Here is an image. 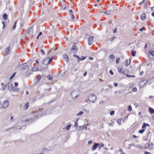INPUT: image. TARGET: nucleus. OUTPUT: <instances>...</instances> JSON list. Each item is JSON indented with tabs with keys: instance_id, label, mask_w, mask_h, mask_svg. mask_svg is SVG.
Segmentation results:
<instances>
[{
	"instance_id": "1",
	"label": "nucleus",
	"mask_w": 154,
	"mask_h": 154,
	"mask_svg": "<svg viewBox=\"0 0 154 154\" xmlns=\"http://www.w3.org/2000/svg\"><path fill=\"white\" fill-rule=\"evenodd\" d=\"M43 108H40L39 110L33 111L32 114L29 115L30 116L25 119V121L29 122V123H32L34 119L40 117L45 114V112H43Z\"/></svg>"
},
{
	"instance_id": "2",
	"label": "nucleus",
	"mask_w": 154,
	"mask_h": 154,
	"mask_svg": "<svg viewBox=\"0 0 154 154\" xmlns=\"http://www.w3.org/2000/svg\"><path fill=\"white\" fill-rule=\"evenodd\" d=\"M54 57H52L51 58H46L42 62V64L45 66L48 64H50L51 62L52 61Z\"/></svg>"
},
{
	"instance_id": "3",
	"label": "nucleus",
	"mask_w": 154,
	"mask_h": 154,
	"mask_svg": "<svg viewBox=\"0 0 154 154\" xmlns=\"http://www.w3.org/2000/svg\"><path fill=\"white\" fill-rule=\"evenodd\" d=\"M79 95V90H76L72 91L71 92V95L73 99L76 98Z\"/></svg>"
},
{
	"instance_id": "4",
	"label": "nucleus",
	"mask_w": 154,
	"mask_h": 154,
	"mask_svg": "<svg viewBox=\"0 0 154 154\" xmlns=\"http://www.w3.org/2000/svg\"><path fill=\"white\" fill-rule=\"evenodd\" d=\"M88 100L92 102H94L96 99V96L93 94H89L88 96Z\"/></svg>"
},
{
	"instance_id": "5",
	"label": "nucleus",
	"mask_w": 154,
	"mask_h": 154,
	"mask_svg": "<svg viewBox=\"0 0 154 154\" xmlns=\"http://www.w3.org/2000/svg\"><path fill=\"white\" fill-rule=\"evenodd\" d=\"M94 36H91L88 39V44L89 45H91L93 42V39Z\"/></svg>"
},
{
	"instance_id": "6",
	"label": "nucleus",
	"mask_w": 154,
	"mask_h": 154,
	"mask_svg": "<svg viewBox=\"0 0 154 154\" xmlns=\"http://www.w3.org/2000/svg\"><path fill=\"white\" fill-rule=\"evenodd\" d=\"M153 144L152 143H147L145 145V148L146 149L147 148H151L153 145Z\"/></svg>"
},
{
	"instance_id": "7",
	"label": "nucleus",
	"mask_w": 154,
	"mask_h": 154,
	"mask_svg": "<svg viewBox=\"0 0 154 154\" xmlns=\"http://www.w3.org/2000/svg\"><path fill=\"white\" fill-rule=\"evenodd\" d=\"M148 56L150 59H152L154 57V51H149Z\"/></svg>"
},
{
	"instance_id": "8",
	"label": "nucleus",
	"mask_w": 154,
	"mask_h": 154,
	"mask_svg": "<svg viewBox=\"0 0 154 154\" xmlns=\"http://www.w3.org/2000/svg\"><path fill=\"white\" fill-rule=\"evenodd\" d=\"M9 102L8 100H5L3 103V104L2 106V107L3 108H6L9 105Z\"/></svg>"
},
{
	"instance_id": "9",
	"label": "nucleus",
	"mask_w": 154,
	"mask_h": 154,
	"mask_svg": "<svg viewBox=\"0 0 154 154\" xmlns=\"http://www.w3.org/2000/svg\"><path fill=\"white\" fill-rule=\"evenodd\" d=\"M63 59L64 60H65L66 62L68 63L69 62V58L67 54H64L63 55Z\"/></svg>"
},
{
	"instance_id": "10",
	"label": "nucleus",
	"mask_w": 154,
	"mask_h": 154,
	"mask_svg": "<svg viewBox=\"0 0 154 154\" xmlns=\"http://www.w3.org/2000/svg\"><path fill=\"white\" fill-rule=\"evenodd\" d=\"M99 145L100 143H94L92 148V150L94 151L99 146Z\"/></svg>"
},
{
	"instance_id": "11",
	"label": "nucleus",
	"mask_w": 154,
	"mask_h": 154,
	"mask_svg": "<svg viewBox=\"0 0 154 154\" xmlns=\"http://www.w3.org/2000/svg\"><path fill=\"white\" fill-rule=\"evenodd\" d=\"M29 67L30 66L26 65L23 66L22 69L24 71L27 72L28 70Z\"/></svg>"
},
{
	"instance_id": "12",
	"label": "nucleus",
	"mask_w": 154,
	"mask_h": 154,
	"mask_svg": "<svg viewBox=\"0 0 154 154\" xmlns=\"http://www.w3.org/2000/svg\"><path fill=\"white\" fill-rule=\"evenodd\" d=\"M45 69V67H42L41 65H38L37 66V70L38 71H42L44 70Z\"/></svg>"
},
{
	"instance_id": "13",
	"label": "nucleus",
	"mask_w": 154,
	"mask_h": 154,
	"mask_svg": "<svg viewBox=\"0 0 154 154\" xmlns=\"http://www.w3.org/2000/svg\"><path fill=\"white\" fill-rule=\"evenodd\" d=\"M12 84L11 83H9L8 84V88L9 90H11L12 89Z\"/></svg>"
},
{
	"instance_id": "14",
	"label": "nucleus",
	"mask_w": 154,
	"mask_h": 154,
	"mask_svg": "<svg viewBox=\"0 0 154 154\" xmlns=\"http://www.w3.org/2000/svg\"><path fill=\"white\" fill-rule=\"evenodd\" d=\"M78 50V47L76 46V44H74L73 45L71 49V50H75L76 51Z\"/></svg>"
},
{
	"instance_id": "15",
	"label": "nucleus",
	"mask_w": 154,
	"mask_h": 154,
	"mask_svg": "<svg viewBox=\"0 0 154 154\" xmlns=\"http://www.w3.org/2000/svg\"><path fill=\"white\" fill-rule=\"evenodd\" d=\"M29 106V103L28 102H27L24 105V106L23 107V109L25 110H26L28 109Z\"/></svg>"
},
{
	"instance_id": "16",
	"label": "nucleus",
	"mask_w": 154,
	"mask_h": 154,
	"mask_svg": "<svg viewBox=\"0 0 154 154\" xmlns=\"http://www.w3.org/2000/svg\"><path fill=\"white\" fill-rule=\"evenodd\" d=\"M129 63H128V60H126L124 64L126 66H127L130 63L131 60L130 59H129Z\"/></svg>"
},
{
	"instance_id": "17",
	"label": "nucleus",
	"mask_w": 154,
	"mask_h": 154,
	"mask_svg": "<svg viewBox=\"0 0 154 154\" xmlns=\"http://www.w3.org/2000/svg\"><path fill=\"white\" fill-rule=\"evenodd\" d=\"M73 57H76L77 58V62L78 63L80 61V57L78 56V55H77L76 54H74L73 55Z\"/></svg>"
},
{
	"instance_id": "18",
	"label": "nucleus",
	"mask_w": 154,
	"mask_h": 154,
	"mask_svg": "<svg viewBox=\"0 0 154 154\" xmlns=\"http://www.w3.org/2000/svg\"><path fill=\"white\" fill-rule=\"evenodd\" d=\"M146 18L145 14H143L140 16V19L143 20H144Z\"/></svg>"
},
{
	"instance_id": "19",
	"label": "nucleus",
	"mask_w": 154,
	"mask_h": 154,
	"mask_svg": "<svg viewBox=\"0 0 154 154\" xmlns=\"http://www.w3.org/2000/svg\"><path fill=\"white\" fill-rule=\"evenodd\" d=\"M10 48L9 47H7L5 50V54L8 55L9 54V52L10 51Z\"/></svg>"
},
{
	"instance_id": "20",
	"label": "nucleus",
	"mask_w": 154,
	"mask_h": 154,
	"mask_svg": "<svg viewBox=\"0 0 154 154\" xmlns=\"http://www.w3.org/2000/svg\"><path fill=\"white\" fill-rule=\"evenodd\" d=\"M3 19L5 20H6L8 18V15L7 14H4L2 16Z\"/></svg>"
},
{
	"instance_id": "21",
	"label": "nucleus",
	"mask_w": 154,
	"mask_h": 154,
	"mask_svg": "<svg viewBox=\"0 0 154 154\" xmlns=\"http://www.w3.org/2000/svg\"><path fill=\"white\" fill-rule=\"evenodd\" d=\"M32 28H29L26 30V33H27V34H29L32 33Z\"/></svg>"
},
{
	"instance_id": "22",
	"label": "nucleus",
	"mask_w": 154,
	"mask_h": 154,
	"mask_svg": "<svg viewBox=\"0 0 154 154\" xmlns=\"http://www.w3.org/2000/svg\"><path fill=\"white\" fill-rule=\"evenodd\" d=\"M149 111L151 113H154V109H153L149 107Z\"/></svg>"
},
{
	"instance_id": "23",
	"label": "nucleus",
	"mask_w": 154,
	"mask_h": 154,
	"mask_svg": "<svg viewBox=\"0 0 154 154\" xmlns=\"http://www.w3.org/2000/svg\"><path fill=\"white\" fill-rule=\"evenodd\" d=\"M37 79L36 80L37 82H38L40 80L41 78V75H38L37 76Z\"/></svg>"
},
{
	"instance_id": "24",
	"label": "nucleus",
	"mask_w": 154,
	"mask_h": 154,
	"mask_svg": "<svg viewBox=\"0 0 154 154\" xmlns=\"http://www.w3.org/2000/svg\"><path fill=\"white\" fill-rule=\"evenodd\" d=\"M118 71L120 73H123L124 72V71H122V69L120 68H118Z\"/></svg>"
},
{
	"instance_id": "25",
	"label": "nucleus",
	"mask_w": 154,
	"mask_h": 154,
	"mask_svg": "<svg viewBox=\"0 0 154 154\" xmlns=\"http://www.w3.org/2000/svg\"><path fill=\"white\" fill-rule=\"evenodd\" d=\"M17 23V21H15L14 23V25L12 27V29L13 30H15V29L16 26V24Z\"/></svg>"
},
{
	"instance_id": "26",
	"label": "nucleus",
	"mask_w": 154,
	"mask_h": 154,
	"mask_svg": "<svg viewBox=\"0 0 154 154\" xmlns=\"http://www.w3.org/2000/svg\"><path fill=\"white\" fill-rule=\"evenodd\" d=\"M111 58L112 61H113L114 59V57L113 55L111 54L109 57V58Z\"/></svg>"
},
{
	"instance_id": "27",
	"label": "nucleus",
	"mask_w": 154,
	"mask_h": 154,
	"mask_svg": "<svg viewBox=\"0 0 154 154\" xmlns=\"http://www.w3.org/2000/svg\"><path fill=\"white\" fill-rule=\"evenodd\" d=\"M126 77L128 78L129 77H135V76L134 75H131L128 74L126 75Z\"/></svg>"
},
{
	"instance_id": "28",
	"label": "nucleus",
	"mask_w": 154,
	"mask_h": 154,
	"mask_svg": "<svg viewBox=\"0 0 154 154\" xmlns=\"http://www.w3.org/2000/svg\"><path fill=\"white\" fill-rule=\"evenodd\" d=\"M136 54V51H131V54L132 56L134 57L135 56V54Z\"/></svg>"
},
{
	"instance_id": "29",
	"label": "nucleus",
	"mask_w": 154,
	"mask_h": 154,
	"mask_svg": "<svg viewBox=\"0 0 154 154\" xmlns=\"http://www.w3.org/2000/svg\"><path fill=\"white\" fill-rule=\"evenodd\" d=\"M104 13L107 15H109L111 14V11H104Z\"/></svg>"
},
{
	"instance_id": "30",
	"label": "nucleus",
	"mask_w": 154,
	"mask_h": 154,
	"mask_svg": "<svg viewBox=\"0 0 154 154\" xmlns=\"http://www.w3.org/2000/svg\"><path fill=\"white\" fill-rule=\"evenodd\" d=\"M86 57H85L83 56H81V57H80V60H85L86 59Z\"/></svg>"
},
{
	"instance_id": "31",
	"label": "nucleus",
	"mask_w": 154,
	"mask_h": 154,
	"mask_svg": "<svg viewBox=\"0 0 154 154\" xmlns=\"http://www.w3.org/2000/svg\"><path fill=\"white\" fill-rule=\"evenodd\" d=\"M70 127H71V125H68L66 126V127L65 128V129L66 130H69L70 129Z\"/></svg>"
},
{
	"instance_id": "32",
	"label": "nucleus",
	"mask_w": 154,
	"mask_h": 154,
	"mask_svg": "<svg viewBox=\"0 0 154 154\" xmlns=\"http://www.w3.org/2000/svg\"><path fill=\"white\" fill-rule=\"evenodd\" d=\"M15 73H14L13 75L10 77L9 78V80H11L15 76Z\"/></svg>"
},
{
	"instance_id": "33",
	"label": "nucleus",
	"mask_w": 154,
	"mask_h": 154,
	"mask_svg": "<svg viewBox=\"0 0 154 154\" xmlns=\"http://www.w3.org/2000/svg\"><path fill=\"white\" fill-rule=\"evenodd\" d=\"M84 113V112L82 111H80L77 114V116H79L81 115Z\"/></svg>"
},
{
	"instance_id": "34",
	"label": "nucleus",
	"mask_w": 154,
	"mask_h": 154,
	"mask_svg": "<svg viewBox=\"0 0 154 154\" xmlns=\"http://www.w3.org/2000/svg\"><path fill=\"white\" fill-rule=\"evenodd\" d=\"M12 90L14 91H18L19 90V89H17L16 88H14V87H13Z\"/></svg>"
},
{
	"instance_id": "35",
	"label": "nucleus",
	"mask_w": 154,
	"mask_h": 154,
	"mask_svg": "<svg viewBox=\"0 0 154 154\" xmlns=\"http://www.w3.org/2000/svg\"><path fill=\"white\" fill-rule=\"evenodd\" d=\"M145 131V129H143L140 130L138 132L140 133H143Z\"/></svg>"
},
{
	"instance_id": "36",
	"label": "nucleus",
	"mask_w": 154,
	"mask_h": 154,
	"mask_svg": "<svg viewBox=\"0 0 154 154\" xmlns=\"http://www.w3.org/2000/svg\"><path fill=\"white\" fill-rule=\"evenodd\" d=\"M128 110L129 111H131L132 110V107H131V106L130 105H129L128 106Z\"/></svg>"
},
{
	"instance_id": "37",
	"label": "nucleus",
	"mask_w": 154,
	"mask_h": 154,
	"mask_svg": "<svg viewBox=\"0 0 154 154\" xmlns=\"http://www.w3.org/2000/svg\"><path fill=\"white\" fill-rule=\"evenodd\" d=\"M47 78L49 80H51L52 79V77H51L50 75H49L47 76Z\"/></svg>"
},
{
	"instance_id": "38",
	"label": "nucleus",
	"mask_w": 154,
	"mask_h": 154,
	"mask_svg": "<svg viewBox=\"0 0 154 154\" xmlns=\"http://www.w3.org/2000/svg\"><path fill=\"white\" fill-rule=\"evenodd\" d=\"M84 129V128L83 127V126H80L79 127V129H78V131Z\"/></svg>"
},
{
	"instance_id": "39",
	"label": "nucleus",
	"mask_w": 154,
	"mask_h": 154,
	"mask_svg": "<svg viewBox=\"0 0 154 154\" xmlns=\"http://www.w3.org/2000/svg\"><path fill=\"white\" fill-rule=\"evenodd\" d=\"M114 111L113 110H112L110 112V115H112L114 114Z\"/></svg>"
},
{
	"instance_id": "40",
	"label": "nucleus",
	"mask_w": 154,
	"mask_h": 154,
	"mask_svg": "<svg viewBox=\"0 0 154 154\" xmlns=\"http://www.w3.org/2000/svg\"><path fill=\"white\" fill-rule=\"evenodd\" d=\"M41 52L42 55H44L45 54V52L43 49H41Z\"/></svg>"
},
{
	"instance_id": "41",
	"label": "nucleus",
	"mask_w": 154,
	"mask_h": 154,
	"mask_svg": "<svg viewBox=\"0 0 154 154\" xmlns=\"http://www.w3.org/2000/svg\"><path fill=\"white\" fill-rule=\"evenodd\" d=\"M37 70V67L36 68H34L32 69V71H35Z\"/></svg>"
},
{
	"instance_id": "42",
	"label": "nucleus",
	"mask_w": 154,
	"mask_h": 154,
	"mask_svg": "<svg viewBox=\"0 0 154 154\" xmlns=\"http://www.w3.org/2000/svg\"><path fill=\"white\" fill-rule=\"evenodd\" d=\"M117 123H118L119 125H120L121 124V120L119 119L117 120Z\"/></svg>"
},
{
	"instance_id": "43",
	"label": "nucleus",
	"mask_w": 154,
	"mask_h": 154,
	"mask_svg": "<svg viewBox=\"0 0 154 154\" xmlns=\"http://www.w3.org/2000/svg\"><path fill=\"white\" fill-rule=\"evenodd\" d=\"M146 123H144L142 125V128L143 129L146 128Z\"/></svg>"
},
{
	"instance_id": "44",
	"label": "nucleus",
	"mask_w": 154,
	"mask_h": 154,
	"mask_svg": "<svg viewBox=\"0 0 154 154\" xmlns=\"http://www.w3.org/2000/svg\"><path fill=\"white\" fill-rule=\"evenodd\" d=\"M132 91L133 92H135L137 91V89L136 88H134L132 89Z\"/></svg>"
},
{
	"instance_id": "45",
	"label": "nucleus",
	"mask_w": 154,
	"mask_h": 154,
	"mask_svg": "<svg viewBox=\"0 0 154 154\" xmlns=\"http://www.w3.org/2000/svg\"><path fill=\"white\" fill-rule=\"evenodd\" d=\"M119 60L120 59L119 58L116 59V64H117L119 63Z\"/></svg>"
},
{
	"instance_id": "46",
	"label": "nucleus",
	"mask_w": 154,
	"mask_h": 154,
	"mask_svg": "<svg viewBox=\"0 0 154 154\" xmlns=\"http://www.w3.org/2000/svg\"><path fill=\"white\" fill-rule=\"evenodd\" d=\"M109 73L111 75H113V72L112 71V70H110L109 71Z\"/></svg>"
},
{
	"instance_id": "47",
	"label": "nucleus",
	"mask_w": 154,
	"mask_h": 154,
	"mask_svg": "<svg viewBox=\"0 0 154 154\" xmlns=\"http://www.w3.org/2000/svg\"><path fill=\"white\" fill-rule=\"evenodd\" d=\"M75 18V17L73 14H72L71 17V18L72 20H73Z\"/></svg>"
},
{
	"instance_id": "48",
	"label": "nucleus",
	"mask_w": 154,
	"mask_h": 154,
	"mask_svg": "<svg viewBox=\"0 0 154 154\" xmlns=\"http://www.w3.org/2000/svg\"><path fill=\"white\" fill-rule=\"evenodd\" d=\"M7 87V85H5L3 86V89L2 90H4Z\"/></svg>"
},
{
	"instance_id": "49",
	"label": "nucleus",
	"mask_w": 154,
	"mask_h": 154,
	"mask_svg": "<svg viewBox=\"0 0 154 154\" xmlns=\"http://www.w3.org/2000/svg\"><path fill=\"white\" fill-rule=\"evenodd\" d=\"M14 85L15 87H17L18 85V83L17 82H15Z\"/></svg>"
},
{
	"instance_id": "50",
	"label": "nucleus",
	"mask_w": 154,
	"mask_h": 154,
	"mask_svg": "<svg viewBox=\"0 0 154 154\" xmlns=\"http://www.w3.org/2000/svg\"><path fill=\"white\" fill-rule=\"evenodd\" d=\"M113 85H114V86L115 87H117L118 86V84L116 83H114Z\"/></svg>"
},
{
	"instance_id": "51",
	"label": "nucleus",
	"mask_w": 154,
	"mask_h": 154,
	"mask_svg": "<svg viewBox=\"0 0 154 154\" xmlns=\"http://www.w3.org/2000/svg\"><path fill=\"white\" fill-rule=\"evenodd\" d=\"M114 39H115V37H112L111 38V42L113 41L114 40Z\"/></svg>"
},
{
	"instance_id": "52",
	"label": "nucleus",
	"mask_w": 154,
	"mask_h": 154,
	"mask_svg": "<svg viewBox=\"0 0 154 154\" xmlns=\"http://www.w3.org/2000/svg\"><path fill=\"white\" fill-rule=\"evenodd\" d=\"M78 125L77 121L76 122H75V125H74V126L76 127V126H77Z\"/></svg>"
},
{
	"instance_id": "53",
	"label": "nucleus",
	"mask_w": 154,
	"mask_h": 154,
	"mask_svg": "<svg viewBox=\"0 0 154 154\" xmlns=\"http://www.w3.org/2000/svg\"><path fill=\"white\" fill-rule=\"evenodd\" d=\"M92 141L91 140H89L88 142V143H89V144H90V143H92Z\"/></svg>"
},
{
	"instance_id": "54",
	"label": "nucleus",
	"mask_w": 154,
	"mask_h": 154,
	"mask_svg": "<svg viewBox=\"0 0 154 154\" xmlns=\"http://www.w3.org/2000/svg\"><path fill=\"white\" fill-rule=\"evenodd\" d=\"M104 146V144L103 143H101L100 146L101 147H103Z\"/></svg>"
},
{
	"instance_id": "55",
	"label": "nucleus",
	"mask_w": 154,
	"mask_h": 154,
	"mask_svg": "<svg viewBox=\"0 0 154 154\" xmlns=\"http://www.w3.org/2000/svg\"><path fill=\"white\" fill-rule=\"evenodd\" d=\"M146 1V0H143V1H142V2L140 3V4H142L143 3L145 2V1Z\"/></svg>"
},
{
	"instance_id": "56",
	"label": "nucleus",
	"mask_w": 154,
	"mask_h": 154,
	"mask_svg": "<svg viewBox=\"0 0 154 154\" xmlns=\"http://www.w3.org/2000/svg\"><path fill=\"white\" fill-rule=\"evenodd\" d=\"M145 7L146 8H147V3L146 2L145 4Z\"/></svg>"
},
{
	"instance_id": "57",
	"label": "nucleus",
	"mask_w": 154,
	"mask_h": 154,
	"mask_svg": "<svg viewBox=\"0 0 154 154\" xmlns=\"http://www.w3.org/2000/svg\"><path fill=\"white\" fill-rule=\"evenodd\" d=\"M150 153V152H149L147 151H145V154H149Z\"/></svg>"
},
{
	"instance_id": "58",
	"label": "nucleus",
	"mask_w": 154,
	"mask_h": 154,
	"mask_svg": "<svg viewBox=\"0 0 154 154\" xmlns=\"http://www.w3.org/2000/svg\"><path fill=\"white\" fill-rule=\"evenodd\" d=\"M42 32H40L39 33L38 35V36H41V35H42Z\"/></svg>"
},
{
	"instance_id": "59",
	"label": "nucleus",
	"mask_w": 154,
	"mask_h": 154,
	"mask_svg": "<svg viewBox=\"0 0 154 154\" xmlns=\"http://www.w3.org/2000/svg\"><path fill=\"white\" fill-rule=\"evenodd\" d=\"M116 30H117V29L116 28L115 29L113 30V33H115V32H116Z\"/></svg>"
},
{
	"instance_id": "60",
	"label": "nucleus",
	"mask_w": 154,
	"mask_h": 154,
	"mask_svg": "<svg viewBox=\"0 0 154 154\" xmlns=\"http://www.w3.org/2000/svg\"><path fill=\"white\" fill-rule=\"evenodd\" d=\"M82 126H83V127L84 128H86L87 127V126H86L85 125H83Z\"/></svg>"
},
{
	"instance_id": "61",
	"label": "nucleus",
	"mask_w": 154,
	"mask_h": 154,
	"mask_svg": "<svg viewBox=\"0 0 154 154\" xmlns=\"http://www.w3.org/2000/svg\"><path fill=\"white\" fill-rule=\"evenodd\" d=\"M89 59L90 60H93L94 59V58L93 57H90L89 58Z\"/></svg>"
},
{
	"instance_id": "62",
	"label": "nucleus",
	"mask_w": 154,
	"mask_h": 154,
	"mask_svg": "<svg viewBox=\"0 0 154 154\" xmlns=\"http://www.w3.org/2000/svg\"><path fill=\"white\" fill-rule=\"evenodd\" d=\"M143 73V71H141V72H140V75H142Z\"/></svg>"
},
{
	"instance_id": "63",
	"label": "nucleus",
	"mask_w": 154,
	"mask_h": 154,
	"mask_svg": "<svg viewBox=\"0 0 154 154\" xmlns=\"http://www.w3.org/2000/svg\"><path fill=\"white\" fill-rule=\"evenodd\" d=\"M87 74V72L86 71L85 72V73L83 74L84 76H85Z\"/></svg>"
},
{
	"instance_id": "64",
	"label": "nucleus",
	"mask_w": 154,
	"mask_h": 154,
	"mask_svg": "<svg viewBox=\"0 0 154 154\" xmlns=\"http://www.w3.org/2000/svg\"><path fill=\"white\" fill-rule=\"evenodd\" d=\"M152 11H154V6L152 8Z\"/></svg>"
}]
</instances>
